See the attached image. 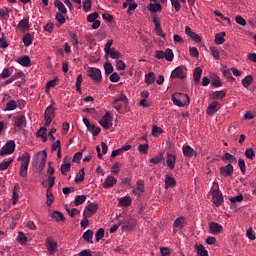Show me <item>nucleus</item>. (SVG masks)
Returning <instances> with one entry per match:
<instances>
[{"label": "nucleus", "mask_w": 256, "mask_h": 256, "mask_svg": "<svg viewBox=\"0 0 256 256\" xmlns=\"http://www.w3.org/2000/svg\"><path fill=\"white\" fill-rule=\"evenodd\" d=\"M212 202L216 207L223 205V193H221V190H212Z\"/></svg>", "instance_id": "nucleus-7"}, {"label": "nucleus", "mask_w": 256, "mask_h": 256, "mask_svg": "<svg viewBox=\"0 0 256 256\" xmlns=\"http://www.w3.org/2000/svg\"><path fill=\"white\" fill-rule=\"evenodd\" d=\"M11 75H13V71H11L9 68H4L0 74V79H9Z\"/></svg>", "instance_id": "nucleus-50"}, {"label": "nucleus", "mask_w": 256, "mask_h": 256, "mask_svg": "<svg viewBox=\"0 0 256 256\" xmlns=\"http://www.w3.org/2000/svg\"><path fill=\"white\" fill-rule=\"evenodd\" d=\"M233 171L234 169L232 164L220 167V175H223V177H233Z\"/></svg>", "instance_id": "nucleus-11"}, {"label": "nucleus", "mask_w": 256, "mask_h": 256, "mask_svg": "<svg viewBox=\"0 0 256 256\" xmlns=\"http://www.w3.org/2000/svg\"><path fill=\"white\" fill-rule=\"evenodd\" d=\"M53 119H55V108H53L52 105H49L44 112L45 127H49Z\"/></svg>", "instance_id": "nucleus-3"}, {"label": "nucleus", "mask_w": 256, "mask_h": 256, "mask_svg": "<svg viewBox=\"0 0 256 256\" xmlns=\"http://www.w3.org/2000/svg\"><path fill=\"white\" fill-rule=\"evenodd\" d=\"M119 101H122L123 103H127L128 99L127 96L123 93L120 94L118 98H114L113 105H117Z\"/></svg>", "instance_id": "nucleus-57"}, {"label": "nucleus", "mask_w": 256, "mask_h": 256, "mask_svg": "<svg viewBox=\"0 0 256 256\" xmlns=\"http://www.w3.org/2000/svg\"><path fill=\"white\" fill-rule=\"evenodd\" d=\"M177 185V181H175V178L166 175L165 176V189H169L170 187L173 188Z\"/></svg>", "instance_id": "nucleus-21"}, {"label": "nucleus", "mask_w": 256, "mask_h": 256, "mask_svg": "<svg viewBox=\"0 0 256 256\" xmlns=\"http://www.w3.org/2000/svg\"><path fill=\"white\" fill-rule=\"evenodd\" d=\"M115 185H117V179L111 175L108 176L103 183L104 189H111V187H115Z\"/></svg>", "instance_id": "nucleus-16"}, {"label": "nucleus", "mask_w": 256, "mask_h": 256, "mask_svg": "<svg viewBox=\"0 0 256 256\" xmlns=\"http://www.w3.org/2000/svg\"><path fill=\"white\" fill-rule=\"evenodd\" d=\"M54 6L57 7L58 13H61L62 15H67V7H65V4L59 0H55Z\"/></svg>", "instance_id": "nucleus-22"}, {"label": "nucleus", "mask_w": 256, "mask_h": 256, "mask_svg": "<svg viewBox=\"0 0 256 256\" xmlns=\"http://www.w3.org/2000/svg\"><path fill=\"white\" fill-rule=\"evenodd\" d=\"M83 9L86 13H89V11H91V0H86L83 2Z\"/></svg>", "instance_id": "nucleus-64"}, {"label": "nucleus", "mask_w": 256, "mask_h": 256, "mask_svg": "<svg viewBox=\"0 0 256 256\" xmlns=\"http://www.w3.org/2000/svg\"><path fill=\"white\" fill-rule=\"evenodd\" d=\"M18 161L21 162L19 175L20 177H27V171L29 170V163H31V155H29V152H25L21 157L18 158Z\"/></svg>", "instance_id": "nucleus-1"}, {"label": "nucleus", "mask_w": 256, "mask_h": 256, "mask_svg": "<svg viewBox=\"0 0 256 256\" xmlns=\"http://www.w3.org/2000/svg\"><path fill=\"white\" fill-rule=\"evenodd\" d=\"M138 151L144 155H147V151H149V144H140L138 146Z\"/></svg>", "instance_id": "nucleus-59"}, {"label": "nucleus", "mask_w": 256, "mask_h": 256, "mask_svg": "<svg viewBox=\"0 0 256 256\" xmlns=\"http://www.w3.org/2000/svg\"><path fill=\"white\" fill-rule=\"evenodd\" d=\"M135 219L129 218L128 220L122 222V231H133L135 229Z\"/></svg>", "instance_id": "nucleus-12"}, {"label": "nucleus", "mask_w": 256, "mask_h": 256, "mask_svg": "<svg viewBox=\"0 0 256 256\" xmlns=\"http://www.w3.org/2000/svg\"><path fill=\"white\" fill-rule=\"evenodd\" d=\"M218 107H219V102L217 101L212 102L206 110L207 115H210L211 117H213V115H215V112L219 111Z\"/></svg>", "instance_id": "nucleus-19"}, {"label": "nucleus", "mask_w": 256, "mask_h": 256, "mask_svg": "<svg viewBox=\"0 0 256 256\" xmlns=\"http://www.w3.org/2000/svg\"><path fill=\"white\" fill-rule=\"evenodd\" d=\"M154 3L155 4H153V3L149 4L148 11H150L151 13H158V11H161L162 6H161V4H159L157 2H154Z\"/></svg>", "instance_id": "nucleus-32"}, {"label": "nucleus", "mask_w": 256, "mask_h": 256, "mask_svg": "<svg viewBox=\"0 0 256 256\" xmlns=\"http://www.w3.org/2000/svg\"><path fill=\"white\" fill-rule=\"evenodd\" d=\"M175 161H177V157L171 153H168L166 158V164L168 169H170L171 171L175 169Z\"/></svg>", "instance_id": "nucleus-17"}, {"label": "nucleus", "mask_w": 256, "mask_h": 256, "mask_svg": "<svg viewBox=\"0 0 256 256\" xmlns=\"http://www.w3.org/2000/svg\"><path fill=\"white\" fill-rule=\"evenodd\" d=\"M18 63L22 67H29L31 65V58L28 55L23 56L18 60Z\"/></svg>", "instance_id": "nucleus-28"}, {"label": "nucleus", "mask_w": 256, "mask_h": 256, "mask_svg": "<svg viewBox=\"0 0 256 256\" xmlns=\"http://www.w3.org/2000/svg\"><path fill=\"white\" fill-rule=\"evenodd\" d=\"M82 237L84 241H87V243H93V230H87L83 233Z\"/></svg>", "instance_id": "nucleus-39"}, {"label": "nucleus", "mask_w": 256, "mask_h": 256, "mask_svg": "<svg viewBox=\"0 0 256 256\" xmlns=\"http://www.w3.org/2000/svg\"><path fill=\"white\" fill-rule=\"evenodd\" d=\"M145 83H146V85H153V83H155V73L150 72V73L146 74Z\"/></svg>", "instance_id": "nucleus-41"}, {"label": "nucleus", "mask_w": 256, "mask_h": 256, "mask_svg": "<svg viewBox=\"0 0 256 256\" xmlns=\"http://www.w3.org/2000/svg\"><path fill=\"white\" fill-rule=\"evenodd\" d=\"M87 75H88V77H91V79L95 83H101V81H103V76L101 75V70L98 68H90L87 71Z\"/></svg>", "instance_id": "nucleus-5"}, {"label": "nucleus", "mask_w": 256, "mask_h": 256, "mask_svg": "<svg viewBox=\"0 0 256 256\" xmlns=\"http://www.w3.org/2000/svg\"><path fill=\"white\" fill-rule=\"evenodd\" d=\"M26 121H27V118H25V116H18L15 119L14 123L16 127H19V129H23V125H25Z\"/></svg>", "instance_id": "nucleus-34"}, {"label": "nucleus", "mask_w": 256, "mask_h": 256, "mask_svg": "<svg viewBox=\"0 0 256 256\" xmlns=\"http://www.w3.org/2000/svg\"><path fill=\"white\" fill-rule=\"evenodd\" d=\"M46 197H47L46 203L48 207H51V205H53V202L55 201V196H53V192H51V190H47Z\"/></svg>", "instance_id": "nucleus-46"}, {"label": "nucleus", "mask_w": 256, "mask_h": 256, "mask_svg": "<svg viewBox=\"0 0 256 256\" xmlns=\"http://www.w3.org/2000/svg\"><path fill=\"white\" fill-rule=\"evenodd\" d=\"M161 133H163V129L161 127L153 126L152 128L153 137H158V135H161Z\"/></svg>", "instance_id": "nucleus-61"}, {"label": "nucleus", "mask_w": 256, "mask_h": 256, "mask_svg": "<svg viewBox=\"0 0 256 256\" xmlns=\"http://www.w3.org/2000/svg\"><path fill=\"white\" fill-rule=\"evenodd\" d=\"M97 211H99V204L90 203L85 207L83 211V217H93Z\"/></svg>", "instance_id": "nucleus-6"}, {"label": "nucleus", "mask_w": 256, "mask_h": 256, "mask_svg": "<svg viewBox=\"0 0 256 256\" xmlns=\"http://www.w3.org/2000/svg\"><path fill=\"white\" fill-rule=\"evenodd\" d=\"M65 209L70 217H75L76 215H79V213H81V211L77 210V208H69V205L67 204L65 205Z\"/></svg>", "instance_id": "nucleus-45"}, {"label": "nucleus", "mask_w": 256, "mask_h": 256, "mask_svg": "<svg viewBox=\"0 0 256 256\" xmlns=\"http://www.w3.org/2000/svg\"><path fill=\"white\" fill-rule=\"evenodd\" d=\"M37 137H41L43 143L47 142V128L46 127H41L37 133Z\"/></svg>", "instance_id": "nucleus-27"}, {"label": "nucleus", "mask_w": 256, "mask_h": 256, "mask_svg": "<svg viewBox=\"0 0 256 256\" xmlns=\"http://www.w3.org/2000/svg\"><path fill=\"white\" fill-rule=\"evenodd\" d=\"M184 157H197V151L195 149L191 148V146H183L182 148Z\"/></svg>", "instance_id": "nucleus-18"}, {"label": "nucleus", "mask_w": 256, "mask_h": 256, "mask_svg": "<svg viewBox=\"0 0 256 256\" xmlns=\"http://www.w3.org/2000/svg\"><path fill=\"white\" fill-rule=\"evenodd\" d=\"M11 8L9 7H4L0 9V17L4 21H9V13H11Z\"/></svg>", "instance_id": "nucleus-23"}, {"label": "nucleus", "mask_w": 256, "mask_h": 256, "mask_svg": "<svg viewBox=\"0 0 256 256\" xmlns=\"http://www.w3.org/2000/svg\"><path fill=\"white\" fill-rule=\"evenodd\" d=\"M22 41H23L25 47H30V45L33 44V36L31 35V33H26L23 36Z\"/></svg>", "instance_id": "nucleus-29"}, {"label": "nucleus", "mask_w": 256, "mask_h": 256, "mask_svg": "<svg viewBox=\"0 0 256 256\" xmlns=\"http://www.w3.org/2000/svg\"><path fill=\"white\" fill-rule=\"evenodd\" d=\"M81 83H83V75L79 74L76 79V91L81 93Z\"/></svg>", "instance_id": "nucleus-55"}, {"label": "nucleus", "mask_w": 256, "mask_h": 256, "mask_svg": "<svg viewBox=\"0 0 256 256\" xmlns=\"http://www.w3.org/2000/svg\"><path fill=\"white\" fill-rule=\"evenodd\" d=\"M173 227L174 229H183V227H185V217L176 218Z\"/></svg>", "instance_id": "nucleus-24"}, {"label": "nucleus", "mask_w": 256, "mask_h": 256, "mask_svg": "<svg viewBox=\"0 0 256 256\" xmlns=\"http://www.w3.org/2000/svg\"><path fill=\"white\" fill-rule=\"evenodd\" d=\"M112 121H113V116H111V113L106 112V114L99 121V124L101 125V127H103V129H111Z\"/></svg>", "instance_id": "nucleus-8"}, {"label": "nucleus", "mask_w": 256, "mask_h": 256, "mask_svg": "<svg viewBox=\"0 0 256 256\" xmlns=\"http://www.w3.org/2000/svg\"><path fill=\"white\" fill-rule=\"evenodd\" d=\"M15 141H8L1 149H0V157H5V155H11L15 153Z\"/></svg>", "instance_id": "nucleus-4"}, {"label": "nucleus", "mask_w": 256, "mask_h": 256, "mask_svg": "<svg viewBox=\"0 0 256 256\" xmlns=\"http://www.w3.org/2000/svg\"><path fill=\"white\" fill-rule=\"evenodd\" d=\"M172 103H174L177 107H185V105H189V96L184 93L176 92L172 95Z\"/></svg>", "instance_id": "nucleus-2"}, {"label": "nucleus", "mask_w": 256, "mask_h": 256, "mask_svg": "<svg viewBox=\"0 0 256 256\" xmlns=\"http://www.w3.org/2000/svg\"><path fill=\"white\" fill-rule=\"evenodd\" d=\"M12 199L13 205H17V201H19V184L14 185Z\"/></svg>", "instance_id": "nucleus-33"}, {"label": "nucleus", "mask_w": 256, "mask_h": 256, "mask_svg": "<svg viewBox=\"0 0 256 256\" xmlns=\"http://www.w3.org/2000/svg\"><path fill=\"white\" fill-rule=\"evenodd\" d=\"M253 83V75H248L242 80V85L245 89L248 87H251V84Z\"/></svg>", "instance_id": "nucleus-40"}, {"label": "nucleus", "mask_w": 256, "mask_h": 256, "mask_svg": "<svg viewBox=\"0 0 256 256\" xmlns=\"http://www.w3.org/2000/svg\"><path fill=\"white\" fill-rule=\"evenodd\" d=\"M61 173L66 176L69 171H71V163H64L60 168Z\"/></svg>", "instance_id": "nucleus-51"}, {"label": "nucleus", "mask_w": 256, "mask_h": 256, "mask_svg": "<svg viewBox=\"0 0 256 256\" xmlns=\"http://www.w3.org/2000/svg\"><path fill=\"white\" fill-rule=\"evenodd\" d=\"M15 109H17V101H15V100H10V101L6 104V108L4 109V111H15Z\"/></svg>", "instance_id": "nucleus-42"}, {"label": "nucleus", "mask_w": 256, "mask_h": 256, "mask_svg": "<svg viewBox=\"0 0 256 256\" xmlns=\"http://www.w3.org/2000/svg\"><path fill=\"white\" fill-rule=\"evenodd\" d=\"M163 153H160L159 156H156L152 159H150V163H153L154 165H159V163H161V161H163Z\"/></svg>", "instance_id": "nucleus-58"}, {"label": "nucleus", "mask_w": 256, "mask_h": 256, "mask_svg": "<svg viewBox=\"0 0 256 256\" xmlns=\"http://www.w3.org/2000/svg\"><path fill=\"white\" fill-rule=\"evenodd\" d=\"M45 246L49 255H54L55 251H57V242L51 237L46 239Z\"/></svg>", "instance_id": "nucleus-10"}, {"label": "nucleus", "mask_w": 256, "mask_h": 256, "mask_svg": "<svg viewBox=\"0 0 256 256\" xmlns=\"http://www.w3.org/2000/svg\"><path fill=\"white\" fill-rule=\"evenodd\" d=\"M83 123L84 125H86L88 131L92 133L93 137H97V135L101 133V128L91 124V122H89V119L83 118Z\"/></svg>", "instance_id": "nucleus-9"}, {"label": "nucleus", "mask_w": 256, "mask_h": 256, "mask_svg": "<svg viewBox=\"0 0 256 256\" xmlns=\"http://www.w3.org/2000/svg\"><path fill=\"white\" fill-rule=\"evenodd\" d=\"M245 156L247 159H254L255 158V151H253V148H247L245 150Z\"/></svg>", "instance_id": "nucleus-60"}, {"label": "nucleus", "mask_w": 256, "mask_h": 256, "mask_svg": "<svg viewBox=\"0 0 256 256\" xmlns=\"http://www.w3.org/2000/svg\"><path fill=\"white\" fill-rule=\"evenodd\" d=\"M222 161H228V164L237 163V158L233 156L231 153L226 152L222 157Z\"/></svg>", "instance_id": "nucleus-26"}, {"label": "nucleus", "mask_w": 256, "mask_h": 256, "mask_svg": "<svg viewBox=\"0 0 256 256\" xmlns=\"http://www.w3.org/2000/svg\"><path fill=\"white\" fill-rule=\"evenodd\" d=\"M104 69H105V75H111V73H113L114 71L113 64H111V62H106L104 64Z\"/></svg>", "instance_id": "nucleus-54"}, {"label": "nucleus", "mask_w": 256, "mask_h": 256, "mask_svg": "<svg viewBox=\"0 0 256 256\" xmlns=\"http://www.w3.org/2000/svg\"><path fill=\"white\" fill-rule=\"evenodd\" d=\"M209 231L211 235H219L221 231H223V226L221 224L216 223V222H210L209 223Z\"/></svg>", "instance_id": "nucleus-13"}, {"label": "nucleus", "mask_w": 256, "mask_h": 256, "mask_svg": "<svg viewBox=\"0 0 256 256\" xmlns=\"http://www.w3.org/2000/svg\"><path fill=\"white\" fill-rule=\"evenodd\" d=\"M52 219H55V221H65V215L59 211H54L52 213Z\"/></svg>", "instance_id": "nucleus-49"}, {"label": "nucleus", "mask_w": 256, "mask_h": 256, "mask_svg": "<svg viewBox=\"0 0 256 256\" xmlns=\"http://www.w3.org/2000/svg\"><path fill=\"white\" fill-rule=\"evenodd\" d=\"M18 28L21 29V31H27V29H29V18L22 19L18 24Z\"/></svg>", "instance_id": "nucleus-35"}, {"label": "nucleus", "mask_w": 256, "mask_h": 256, "mask_svg": "<svg viewBox=\"0 0 256 256\" xmlns=\"http://www.w3.org/2000/svg\"><path fill=\"white\" fill-rule=\"evenodd\" d=\"M225 91H216L213 92L210 97L211 99L217 100V99H223L225 97Z\"/></svg>", "instance_id": "nucleus-48"}, {"label": "nucleus", "mask_w": 256, "mask_h": 256, "mask_svg": "<svg viewBox=\"0 0 256 256\" xmlns=\"http://www.w3.org/2000/svg\"><path fill=\"white\" fill-rule=\"evenodd\" d=\"M196 253L199 256H209V252L205 249V246L199 244L196 246Z\"/></svg>", "instance_id": "nucleus-31"}, {"label": "nucleus", "mask_w": 256, "mask_h": 256, "mask_svg": "<svg viewBox=\"0 0 256 256\" xmlns=\"http://www.w3.org/2000/svg\"><path fill=\"white\" fill-rule=\"evenodd\" d=\"M225 35V32H221L215 35L216 45H223V43H225Z\"/></svg>", "instance_id": "nucleus-36"}, {"label": "nucleus", "mask_w": 256, "mask_h": 256, "mask_svg": "<svg viewBox=\"0 0 256 256\" xmlns=\"http://www.w3.org/2000/svg\"><path fill=\"white\" fill-rule=\"evenodd\" d=\"M185 33L192 39V41H195V43H201V36L199 34L193 32L189 26L185 27Z\"/></svg>", "instance_id": "nucleus-14"}, {"label": "nucleus", "mask_w": 256, "mask_h": 256, "mask_svg": "<svg viewBox=\"0 0 256 256\" xmlns=\"http://www.w3.org/2000/svg\"><path fill=\"white\" fill-rule=\"evenodd\" d=\"M173 57H175V55L173 54V50H171L170 48L166 49L164 53V59H166V61H173Z\"/></svg>", "instance_id": "nucleus-52"}, {"label": "nucleus", "mask_w": 256, "mask_h": 256, "mask_svg": "<svg viewBox=\"0 0 256 256\" xmlns=\"http://www.w3.org/2000/svg\"><path fill=\"white\" fill-rule=\"evenodd\" d=\"M201 75H203V69H201V67L195 68L193 78L196 83H199V81H201Z\"/></svg>", "instance_id": "nucleus-30"}, {"label": "nucleus", "mask_w": 256, "mask_h": 256, "mask_svg": "<svg viewBox=\"0 0 256 256\" xmlns=\"http://www.w3.org/2000/svg\"><path fill=\"white\" fill-rule=\"evenodd\" d=\"M96 241L99 243L103 237H105V229L99 228L98 231L95 234Z\"/></svg>", "instance_id": "nucleus-53"}, {"label": "nucleus", "mask_w": 256, "mask_h": 256, "mask_svg": "<svg viewBox=\"0 0 256 256\" xmlns=\"http://www.w3.org/2000/svg\"><path fill=\"white\" fill-rule=\"evenodd\" d=\"M108 55L111 59H121V57H123V55H121V53L115 48H112Z\"/></svg>", "instance_id": "nucleus-43"}, {"label": "nucleus", "mask_w": 256, "mask_h": 256, "mask_svg": "<svg viewBox=\"0 0 256 256\" xmlns=\"http://www.w3.org/2000/svg\"><path fill=\"white\" fill-rule=\"evenodd\" d=\"M38 158L40 160L39 162V168L43 169L45 167V164L47 163V151L43 150L38 153Z\"/></svg>", "instance_id": "nucleus-20"}, {"label": "nucleus", "mask_w": 256, "mask_h": 256, "mask_svg": "<svg viewBox=\"0 0 256 256\" xmlns=\"http://www.w3.org/2000/svg\"><path fill=\"white\" fill-rule=\"evenodd\" d=\"M98 17H99V13L93 12L92 14H90V15L87 16V21H88L89 23H93V22L97 21V18H98Z\"/></svg>", "instance_id": "nucleus-62"}, {"label": "nucleus", "mask_w": 256, "mask_h": 256, "mask_svg": "<svg viewBox=\"0 0 256 256\" xmlns=\"http://www.w3.org/2000/svg\"><path fill=\"white\" fill-rule=\"evenodd\" d=\"M13 163V158H9L8 160H4L2 163H0V171H5L9 169V165Z\"/></svg>", "instance_id": "nucleus-44"}, {"label": "nucleus", "mask_w": 256, "mask_h": 256, "mask_svg": "<svg viewBox=\"0 0 256 256\" xmlns=\"http://www.w3.org/2000/svg\"><path fill=\"white\" fill-rule=\"evenodd\" d=\"M113 45V39H110L107 41V43L105 44V47H104V52H105V57H109V53H111V50L113 48H111Z\"/></svg>", "instance_id": "nucleus-47"}, {"label": "nucleus", "mask_w": 256, "mask_h": 256, "mask_svg": "<svg viewBox=\"0 0 256 256\" xmlns=\"http://www.w3.org/2000/svg\"><path fill=\"white\" fill-rule=\"evenodd\" d=\"M18 243H20V245H25V243H27V236H25V233L23 232H19L18 233Z\"/></svg>", "instance_id": "nucleus-56"}, {"label": "nucleus", "mask_w": 256, "mask_h": 256, "mask_svg": "<svg viewBox=\"0 0 256 256\" xmlns=\"http://www.w3.org/2000/svg\"><path fill=\"white\" fill-rule=\"evenodd\" d=\"M56 20L58 21V23L60 25H64V23L66 21L65 16H63V14L59 13V12L56 13Z\"/></svg>", "instance_id": "nucleus-63"}, {"label": "nucleus", "mask_w": 256, "mask_h": 256, "mask_svg": "<svg viewBox=\"0 0 256 256\" xmlns=\"http://www.w3.org/2000/svg\"><path fill=\"white\" fill-rule=\"evenodd\" d=\"M133 200H131V197L125 196L119 199V205L120 207H129Z\"/></svg>", "instance_id": "nucleus-25"}, {"label": "nucleus", "mask_w": 256, "mask_h": 256, "mask_svg": "<svg viewBox=\"0 0 256 256\" xmlns=\"http://www.w3.org/2000/svg\"><path fill=\"white\" fill-rule=\"evenodd\" d=\"M87 201V195H78L75 198L74 205L75 207H79V205H83Z\"/></svg>", "instance_id": "nucleus-38"}, {"label": "nucleus", "mask_w": 256, "mask_h": 256, "mask_svg": "<svg viewBox=\"0 0 256 256\" xmlns=\"http://www.w3.org/2000/svg\"><path fill=\"white\" fill-rule=\"evenodd\" d=\"M82 181H85V168L80 169L75 177V183H82Z\"/></svg>", "instance_id": "nucleus-37"}, {"label": "nucleus", "mask_w": 256, "mask_h": 256, "mask_svg": "<svg viewBox=\"0 0 256 256\" xmlns=\"http://www.w3.org/2000/svg\"><path fill=\"white\" fill-rule=\"evenodd\" d=\"M185 72H183V67L179 66L174 69L171 73V79H184Z\"/></svg>", "instance_id": "nucleus-15"}]
</instances>
